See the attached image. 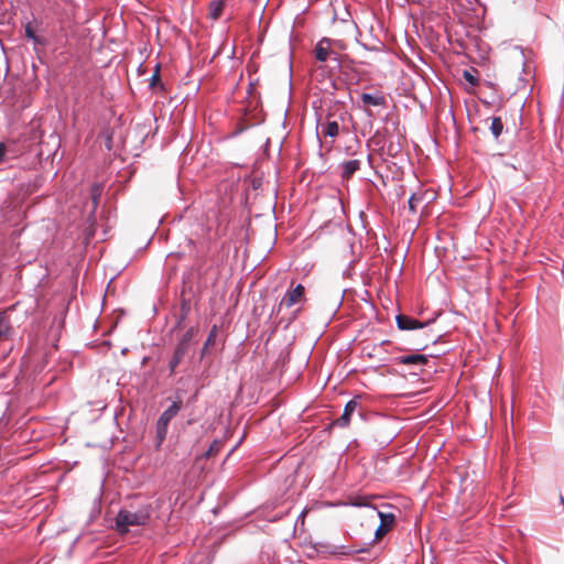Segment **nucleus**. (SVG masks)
Returning a JSON list of instances; mask_svg holds the SVG:
<instances>
[{
  "label": "nucleus",
  "mask_w": 564,
  "mask_h": 564,
  "mask_svg": "<svg viewBox=\"0 0 564 564\" xmlns=\"http://www.w3.org/2000/svg\"><path fill=\"white\" fill-rule=\"evenodd\" d=\"M153 507L149 502L131 505L130 508H121L115 519L116 531L123 535L130 531V527H143L149 523Z\"/></svg>",
  "instance_id": "1"
},
{
  "label": "nucleus",
  "mask_w": 564,
  "mask_h": 564,
  "mask_svg": "<svg viewBox=\"0 0 564 564\" xmlns=\"http://www.w3.org/2000/svg\"><path fill=\"white\" fill-rule=\"evenodd\" d=\"M260 107V97L257 100L250 99L245 108L243 116L236 122L230 137L235 138L250 129L251 127L259 126L264 121V115Z\"/></svg>",
  "instance_id": "2"
},
{
  "label": "nucleus",
  "mask_w": 564,
  "mask_h": 564,
  "mask_svg": "<svg viewBox=\"0 0 564 564\" xmlns=\"http://www.w3.org/2000/svg\"><path fill=\"white\" fill-rule=\"evenodd\" d=\"M369 416L377 429L376 441L378 442V445L381 447L389 445L399 433L395 420L378 413H370Z\"/></svg>",
  "instance_id": "3"
},
{
  "label": "nucleus",
  "mask_w": 564,
  "mask_h": 564,
  "mask_svg": "<svg viewBox=\"0 0 564 564\" xmlns=\"http://www.w3.org/2000/svg\"><path fill=\"white\" fill-rule=\"evenodd\" d=\"M337 41L332 40L329 37H322L314 47V56L315 58L321 63L330 62V65L328 66V72H339L341 68V61L340 56L337 52H335L332 48V45L335 44Z\"/></svg>",
  "instance_id": "4"
},
{
  "label": "nucleus",
  "mask_w": 564,
  "mask_h": 564,
  "mask_svg": "<svg viewBox=\"0 0 564 564\" xmlns=\"http://www.w3.org/2000/svg\"><path fill=\"white\" fill-rule=\"evenodd\" d=\"M197 334V328L194 326L188 327L183 335L178 338L175 346L173 356L169 361L170 376L175 375L177 367L181 365L183 358L188 354L192 341Z\"/></svg>",
  "instance_id": "5"
},
{
  "label": "nucleus",
  "mask_w": 564,
  "mask_h": 564,
  "mask_svg": "<svg viewBox=\"0 0 564 564\" xmlns=\"http://www.w3.org/2000/svg\"><path fill=\"white\" fill-rule=\"evenodd\" d=\"M424 336H425L424 339L420 340L419 343H416L414 345V347L412 348V350L414 352L409 354V355H403V356L395 357L394 358V362L398 364V365L424 366L427 362L430 355H423V354H420V351H422V350L427 348L429 341H432L433 344H436V343H438V340L442 337V336H437V337L432 336V337H430L426 334H424Z\"/></svg>",
  "instance_id": "6"
},
{
  "label": "nucleus",
  "mask_w": 564,
  "mask_h": 564,
  "mask_svg": "<svg viewBox=\"0 0 564 564\" xmlns=\"http://www.w3.org/2000/svg\"><path fill=\"white\" fill-rule=\"evenodd\" d=\"M365 507H367L370 510V512H371L370 517L371 518H376L377 517L380 520L379 525L375 530V540L372 542H370L368 544V546H367L370 550V545L376 540L381 539L382 536H384L388 532H390L393 529V527L395 525L397 516H395V513H393L391 511L379 510L373 505H365Z\"/></svg>",
  "instance_id": "7"
},
{
  "label": "nucleus",
  "mask_w": 564,
  "mask_h": 564,
  "mask_svg": "<svg viewBox=\"0 0 564 564\" xmlns=\"http://www.w3.org/2000/svg\"><path fill=\"white\" fill-rule=\"evenodd\" d=\"M361 397L360 395H357V397H354L351 400H349L346 404H345V408H344V411L341 413V415L333 421L329 425H328V429H332L333 426H339V427H346L349 425L350 423V420H351V416L357 413L358 416L362 420V421H366L368 420V416L370 413H367L362 406H361Z\"/></svg>",
  "instance_id": "8"
},
{
  "label": "nucleus",
  "mask_w": 564,
  "mask_h": 564,
  "mask_svg": "<svg viewBox=\"0 0 564 564\" xmlns=\"http://www.w3.org/2000/svg\"><path fill=\"white\" fill-rule=\"evenodd\" d=\"M311 549L316 552L317 554L322 555H350V554H358V553H368V547H351L347 545H335L329 542L318 541L311 545Z\"/></svg>",
  "instance_id": "9"
},
{
  "label": "nucleus",
  "mask_w": 564,
  "mask_h": 564,
  "mask_svg": "<svg viewBox=\"0 0 564 564\" xmlns=\"http://www.w3.org/2000/svg\"><path fill=\"white\" fill-rule=\"evenodd\" d=\"M434 318L427 319L426 322H421L410 315L405 314H398L395 316V324L397 327L400 330H415V329H422L427 326H430L432 323H434Z\"/></svg>",
  "instance_id": "10"
},
{
  "label": "nucleus",
  "mask_w": 564,
  "mask_h": 564,
  "mask_svg": "<svg viewBox=\"0 0 564 564\" xmlns=\"http://www.w3.org/2000/svg\"><path fill=\"white\" fill-rule=\"evenodd\" d=\"M305 288L299 283L296 286L288 290L278 304V311H281L282 306L292 307L304 299Z\"/></svg>",
  "instance_id": "11"
},
{
  "label": "nucleus",
  "mask_w": 564,
  "mask_h": 564,
  "mask_svg": "<svg viewBox=\"0 0 564 564\" xmlns=\"http://www.w3.org/2000/svg\"><path fill=\"white\" fill-rule=\"evenodd\" d=\"M189 312L191 300L185 297V289H183L180 295V311L175 315V323L172 328L173 332L183 328L184 322L186 321Z\"/></svg>",
  "instance_id": "12"
},
{
  "label": "nucleus",
  "mask_w": 564,
  "mask_h": 564,
  "mask_svg": "<svg viewBox=\"0 0 564 564\" xmlns=\"http://www.w3.org/2000/svg\"><path fill=\"white\" fill-rule=\"evenodd\" d=\"M218 332V325L214 324L209 329L208 336L199 350V361H204L208 358L210 354V347H213L216 344Z\"/></svg>",
  "instance_id": "13"
},
{
  "label": "nucleus",
  "mask_w": 564,
  "mask_h": 564,
  "mask_svg": "<svg viewBox=\"0 0 564 564\" xmlns=\"http://www.w3.org/2000/svg\"><path fill=\"white\" fill-rule=\"evenodd\" d=\"M360 166H361V161L360 160L354 159V160L344 161L339 165V167H340V177L343 180L351 178L352 175L357 171L360 170Z\"/></svg>",
  "instance_id": "14"
},
{
  "label": "nucleus",
  "mask_w": 564,
  "mask_h": 564,
  "mask_svg": "<svg viewBox=\"0 0 564 564\" xmlns=\"http://www.w3.org/2000/svg\"><path fill=\"white\" fill-rule=\"evenodd\" d=\"M183 405L181 399L173 401L159 416L160 420H163L167 424L178 414Z\"/></svg>",
  "instance_id": "15"
},
{
  "label": "nucleus",
  "mask_w": 564,
  "mask_h": 564,
  "mask_svg": "<svg viewBox=\"0 0 564 564\" xmlns=\"http://www.w3.org/2000/svg\"><path fill=\"white\" fill-rule=\"evenodd\" d=\"M167 429H169V424L166 422H164L163 420L158 419L156 424H155V438H154V445H155L156 449H159L162 446L163 442L165 441L166 435H167Z\"/></svg>",
  "instance_id": "16"
},
{
  "label": "nucleus",
  "mask_w": 564,
  "mask_h": 564,
  "mask_svg": "<svg viewBox=\"0 0 564 564\" xmlns=\"http://www.w3.org/2000/svg\"><path fill=\"white\" fill-rule=\"evenodd\" d=\"M360 99L365 106H384L387 102V99L381 94H370V93H362L360 96Z\"/></svg>",
  "instance_id": "17"
},
{
  "label": "nucleus",
  "mask_w": 564,
  "mask_h": 564,
  "mask_svg": "<svg viewBox=\"0 0 564 564\" xmlns=\"http://www.w3.org/2000/svg\"><path fill=\"white\" fill-rule=\"evenodd\" d=\"M104 192L102 183H94L90 187V199H91V210L90 215H94L99 206L100 198Z\"/></svg>",
  "instance_id": "18"
},
{
  "label": "nucleus",
  "mask_w": 564,
  "mask_h": 564,
  "mask_svg": "<svg viewBox=\"0 0 564 564\" xmlns=\"http://www.w3.org/2000/svg\"><path fill=\"white\" fill-rule=\"evenodd\" d=\"M24 33H25V37L30 41L33 42V44L36 46V45H41V46H45L47 44V40L43 36H39L32 25L31 22H28L25 25H24Z\"/></svg>",
  "instance_id": "19"
},
{
  "label": "nucleus",
  "mask_w": 564,
  "mask_h": 564,
  "mask_svg": "<svg viewBox=\"0 0 564 564\" xmlns=\"http://www.w3.org/2000/svg\"><path fill=\"white\" fill-rule=\"evenodd\" d=\"M225 4L226 0H212L209 2L208 17L214 21L218 20L223 14Z\"/></svg>",
  "instance_id": "20"
},
{
  "label": "nucleus",
  "mask_w": 564,
  "mask_h": 564,
  "mask_svg": "<svg viewBox=\"0 0 564 564\" xmlns=\"http://www.w3.org/2000/svg\"><path fill=\"white\" fill-rule=\"evenodd\" d=\"M11 323L6 313L0 312V340L9 338L11 334Z\"/></svg>",
  "instance_id": "21"
},
{
  "label": "nucleus",
  "mask_w": 564,
  "mask_h": 564,
  "mask_svg": "<svg viewBox=\"0 0 564 564\" xmlns=\"http://www.w3.org/2000/svg\"><path fill=\"white\" fill-rule=\"evenodd\" d=\"M490 121L491 122H490V126H489V130H490L492 137L495 138V140L498 141L499 137L503 132L502 119L500 117H491Z\"/></svg>",
  "instance_id": "22"
},
{
  "label": "nucleus",
  "mask_w": 564,
  "mask_h": 564,
  "mask_svg": "<svg viewBox=\"0 0 564 564\" xmlns=\"http://www.w3.org/2000/svg\"><path fill=\"white\" fill-rule=\"evenodd\" d=\"M224 442L221 440H214L209 447L200 455L202 458L208 459L216 456L221 447Z\"/></svg>",
  "instance_id": "23"
},
{
  "label": "nucleus",
  "mask_w": 564,
  "mask_h": 564,
  "mask_svg": "<svg viewBox=\"0 0 564 564\" xmlns=\"http://www.w3.org/2000/svg\"><path fill=\"white\" fill-rule=\"evenodd\" d=\"M149 86L153 90H156V89L164 90L165 89V86L160 78V64H156L155 70L149 79Z\"/></svg>",
  "instance_id": "24"
},
{
  "label": "nucleus",
  "mask_w": 564,
  "mask_h": 564,
  "mask_svg": "<svg viewBox=\"0 0 564 564\" xmlns=\"http://www.w3.org/2000/svg\"><path fill=\"white\" fill-rule=\"evenodd\" d=\"M323 133L326 137L335 138L339 133V124L336 120L327 121L323 126Z\"/></svg>",
  "instance_id": "25"
},
{
  "label": "nucleus",
  "mask_w": 564,
  "mask_h": 564,
  "mask_svg": "<svg viewBox=\"0 0 564 564\" xmlns=\"http://www.w3.org/2000/svg\"><path fill=\"white\" fill-rule=\"evenodd\" d=\"M424 194L423 193H412L408 199V206L411 214L416 213V207L420 202H422Z\"/></svg>",
  "instance_id": "26"
},
{
  "label": "nucleus",
  "mask_w": 564,
  "mask_h": 564,
  "mask_svg": "<svg viewBox=\"0 0 564 564\" xmlns=\"http://www.w3.org/2000/svg\"><path fill=\"white\" fill-rule=\"evenodd\" d=\"M463 77L471 86H477L479 84V79L474 75L473 70L464 69Z\"/></svg>",
  "instance_id": "27"
},
{
  "label": "nucleus",
  "mask_w": 564,
  "mask_h": 564,
  "mask_svg": "<svg viewBox=\"0 0 564 564\" xmlns=\"http://www.w3.org/2000/svg\"><path fill=\"white\" fill-rule=\"evenodd\" d=\"M7 145L3 142H0V164L3 163L7 159Z\"/></svg>",
  "instance_id": "28"
},
{
  "label": "nucleus",
  "mask_w": 564,
  "mask_h": 564,
  "mask_svg": "<svg viewBox=\"0 0 564 564\" xmlns=\"http://www.w3.org/2000/svg\"><path fill=\"white\" fill-rule=\"evenodd\" d=\"M247 93H248V96H249L250 98H253V94H254V84H253V83H250V84L248 85Z\"/></svg>",
  "instance_id": "29"
},
{
  "label": "nucleus",
  "mask_w": 564,
  "mask_h": 564,
  "mask_svg": "<svg viewBox=\"0 0 564 564\" xmlns=\"http://www.w3.org/2000/svg\"><path fill=\"white\" fill-rule=\"evenodd\" d=\"M245 440V434L240 437V440H238V442L236 443V445L230 449L229 454L230 455L232 452H235L240 445L241 443L243 442Z\"/></svg>",
  "instance_id": "30"
},
{
  "label": "nucleus",
  "mask_w": 564,
  "mask_h": 564,
  "mask_svg": "<svg viewBox=\"0 0 564 564\" xmlns=\"http://www.w3.org/2000/svg\"><path fill=\"white\" fill-rule=\"evenodd\" d=\"M518 50V47H516ZM520 50V56H521V59H522V64L523 66L525 65V58H524V53H523V50L521 47H519Z\"/></svg>",
  "instance_id": "31"
},
{
  "label": "nucleus",
  "mask_w": 564,
  "mask_h": 564,
  "mask_svg": "<svg viewBox=\"0 0 564 564\" xmlns=\"http://www.w3.org/2000/svg\"><path fill=\"white\" fill-rule=\"evenodd\" d=\"M281 311H278V305L272 308L271 316L279 315Z\"/></svg>",
  "instance_id": "32"
},
{
  "label": "nucleus",
  "mask_w": 564,
  "mask_h": 564,
  "mask_svg": "<svg viewBox=\"0 0 564 564\" xmlns=\"http://www.w3.org/2000/svg\"><path fill=\"white\" fill-rule=\"evenodd\" d=\"M305 512H306V511H305V510H303V511L299 514V517H297V519H296V521H297V522H299L300 520H301L302 522L304 521L303 519H304Z\"/></svg>",
  "instance_id": "33"
},
{
  "label": "nucleus",
  "mask_w": 564,
  "mask_h": 564,
  "mask_svg": "<svg viewBox=\"0 0 564 564\" xmlns=\"http://www.w3.org/2000/svg\"><path fill=\"white\" fill-rule=\"evenodd\" d=\"M106 145H107L108 150H110V149H111V138H108V142H107V144H106Z\"/></svg>",
  "instance_id": "34"
},
{
  "label": "nucleus",
  "mask_w": 564,
  "mask_h": 564,
  "mask_svg": "<svg viewBox=\"0 0 564 564\" xmlns=\"http://www.w3.org/2000/svg\"><path fill=\"white\" fill-rule=\"evenodd\" d=\"M299 311H300V310H297V311H295V312H294L293 317L289 321V323H288V324H290V323H291V321H292L293 318H295V316L297 315V312H299Z\"/></svg>",
  "instance_id": "35"
},
{
  "label": "nucleus",
  "mask_w": 564,
  "mask_h": 564,
  "mask_svg": "<svg viewBox=\"0 0 564 564\" xmlns=\"http://www.w3.org/2000/svg\"><path fill=\"white\" fill-rule=\"evenodd\" d=\"M560 500H561V503L564 506V498L562 496L560 497Z\"/></svg>",
  "instance_id": "36"
}]
</instances>
